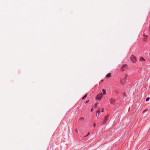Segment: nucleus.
Listing matches in <instances>:
<instances>
[{
	"mask_svg": "<svg viewBox=\"0 0 150 150\" xmlns=\"http://www.w3.org/2000/svg\"><path fill=\"white\" fill-rule=\"evenodd\" d=\"M125 81V79H124L122 80H121L120 81L121 83L122 84H123L124 83Z\"/></svg>",
	"mask_w": 150,
	"mask_h": 150,
	"instance_id": "0eeeda50",
	"label": "nucleus"
},
{
	"mask_svg": "<svg viewBox=\"0 0 150 150\" xmlns=\"http://www.w3.org/2000/svg\"><path fill=\"white\" fill-rule=\"evenodd\" d=\"M144 40H146V39L147 38L148 36L146 35H144Z\"/></svg>",
	"mask_w": 150,
	"mask_h": 150,
	"instance_id": "9d476101",
	"label": "nucleus"
},
{
	"mask_svg": "<svg viewBox=\"0 0 150 150\" xmlns=\"http://www.w3.org/2000/svg\"><path fill=\"white\" fill-rule=\"evenodd\" d=\"M100 112V111L99 110H98L96 112V117H98L99 114Z\"/></svg>",
	"mask_w": 150,
	"mask_h": 150,
	"instance_id": "423d86ee",
	"label": "nucleus"
},
{
	"mask_svg": "<svg viewBox=\"0 0 150 150\" xmlns=\"http://www.w3.org/2000/svg\"><path fill=\"white\" fill-rule=\"evenodd\" d=\"M140 60L141 61L143 60L144 61H145V59L142 57H141L140 59Z\"/></svg>",
	"mask_w": 150,
	"mask_h": 150,
	"instance_id": "9b49d317",
	"label": "nucleus"
},
{
	"mask_svg": "<svg viewBox=\"0 0 150 150\" xmlns=\"http://www.w3.org/2000/svg\"><path fill=\"white\" fill-rule=\"evenodd\" d=\"M87 96V94H86L84 96L83 98H82V99H84L85 98H86V96Z\"/></svg>",
	"mask_w": 150,
	"mask_h": 150,
	"instance_id": "f8f14e48",
	"label": "nucleus"
},
{
	"mask_svg": "<svg viewBox=\"0 0 150 150\" xmlns=\"http://www.w3.org/2000/svg\"><path fill=\"white\" fill-rule=\"evenodd\" d=\"M108 116H109L108 115H107L105 117L104 120H103V123H105L106 122V120H107L108 118Z\"/></svg>",
	"mask_w": 150,
	"mask_h": 150,
	"instance_id": "20e7f679",
	"label": "nucleus"
},
{
	"mask_svg": "<svg viewBox=\"0 0 150 150\" xmlns=\"http://www.w3.org/2000/svg\"><path fill=\"white\" fill-rule=\"evenodd\" d=\"M146 111V110H144V111H143L142 112H144L145 111Z\"/></svg>",
	"mask_w": 150,
	"mask_h": 150,
	"instance_id": "dca6fc26",
	"label": "nucleus"
},
{
	"mask_svg": "<svg viewBox=\"0 0 150 150\" xmlns=\"http://www.w3.org/2000/svg\"><path fill=\"white\" fill-rule=\"evenodd\" d=\"M103 112V109H102V112Z\"/></svg>",
	"mask_w": 150,
	"mask_h": 150,
	"instance_id": "6ab92c4d",
	"label": "nucleus"
},
{
	"mask_svg": "<svg viewBox=\"0 0 150 150\" xmlns=\"http://www.w3.org/2000/svg\"><path fill=\"white\" fill-rule=\"evenodd\" d=\"M102 91L103 92V94L105 95L106 94V92L105 90V89H103Z\"/></svg>",
	"mask_w": 150,
	"mask_h": 150,
	"instance_id": "1a4fd4ad",
	"label": "nucleus"
},
{
	"mask_svg": "<svg viewBox=\"0 0 150 150\" xmlns=\"http://www.w3.org/2000/svg\"><path fill=\"white\" fill-rule=\"evenodd\" d=\"M111 76V74L110 73L108 74L106 76V77H110Z\"/></svg>",
	"mask_w": 150,
	"mask_h": 150,
	"instance_id": "6e6552de",
	"label": "nucleus"
},
{
	"mask_svg": "<svg viewBox=\"0 0 150 150\" xmlns=\"http://www.w3.org/2000/svg\"><path fill=\"white\" fill-rule=\"evenodd\" d=\"M149 99H150L149 98V97L147 98H146V101H149Z\"/></svg>",
	"mask_w": 150,
	"mask_h": 150,
	"instance_id": "ddd939ff",
	"label": "nucleus"
},
{
	"mask_svg": "<svg viewBox=\"0 0 150 150\" xmlns=\"http://www.w3.org/2000/svg\"><path fill=\"white\" fill-rule=\"evenodd\" d=\"M102 93H100L98 94L97 95L96 99H98V100L102 98Z\"/></svg>",
	"mask_w": 150,
	"mask_h": 150,
	"instance_id": "f03ea898",
	"label": "nucleus"
},
{
	"mask_svg": "<svg viewBox=\"0 0 150 150\" xmlns=\"http://www.w3.org/2000/svg\"><path fill=\"white\" fill-rule=\"evenodd\" d=\"M115 100L114 99L111 98L110 100V103L111 104H113L115 102Z\"/></svg>",
	"mask_w": 150,
	"mask_h": 150,
	"instance_id": "39448f33",
	"label": "nucleus"
},
{
	"mask_svg": "<svg viewBox=\"0 0 150 150\" xmlns=\"http://www.w3.org/2000/svg\"><path fill=\"white\" fill-rule=\"evenodd\" d=\"M130 59L132 62L133 63H135L136 62V59L135 56L132 55L131 56Z\"/></svg>",
	"mask_w": 150,
	"mask_h": 150,
	"instance_id": "f257e3e1",
	"label": "nucleus"
},
{
	"mask_svg": "<svg viewBox=\"0 0 150 150\" xmlns=\"http://www.w3.org/2000/svg\"><path fill=\"white\" fill-rule=\"evenodd\" d=\"M127 68V64L124 65L122 67V70L123 71L125 70V69Z\"/></svg>",
	"mask_w": 150,
	"mask_h": 150,
	"instance_id": "7ed1b4c3",
	"label": "nucleus"
},
{
	"mask_svg": "<svg viewBox=\"0 0 150 150\" xmlns=\"http://www.w3.org/2000/svg\"><path fill=\"white\" fill-rule=\"evenodd\" d=\"M93 108H92L91 110V112H92V111H93Z\"/></svg>",
	"mask_w": 150,
	"mask_h": 150,
	"instance_id": "f3484780",
	"label": "nucleus"
},
{
	"mask_svg": "<svg viewBox=\"0 0 150 150\" xmlns=\"http://www.w3.org/2000/svg\"><path fill=\"white\" fill-rule=\"evenodd\" d=\"M88 101H86V103H88Z\"/></svg>",
	"mask_w": 150,
	"mask_h": 150,
	"instance_id": "412c9836",
	"label": "nucleus"
},
{
	"mask_svg": "<svg viewBox=\"0 0 150 150\" xmlns=\"http://www.w3.org/2000/svg\"><path fill=\"white\" fill-rule=\"evenodd\" d=\"M90 134V132H88V134L86 136H87L88 135Z\"/></svg>",
	"mask_w": 150,
	"mask_h": 150,
	"instance_id": "aec40b11",
	"label": "nucleus"
},
{
	"mask_svg": "<svg viewBox=\"0 0 150 150\" xmlns=\"http://www.w3.org/2000/svg\"><path fill=\"white\" fill-rule=\"evenodd\" d=\"M97 104H96L95 105H94V106H97Z\"/></svg>",
	"mask_w": 150,
	"mask_h": 150,
	"instance_id": "a211bd4d",
	"label": "nucleus"
},
{
	"mask_svg": "<svg viewBox=\"0 0 150 150\" xmlns=\"http://www.w3.org/2000/svg\"><path fill=\"white\" fill-rule=\"evenodd\" d=\"M80 119L82 120H83V117H81L80 118Z\"/></svg>",
	"mask_w": 150,
	"mask_h": 150,
	"instance_id": "4468645a",
	"label": "nucleus"
},
{
	"mask_svg": "<svg viewBox=\"0 0 150 150\" xmlns=\"http://www.w3.org/2000/svg\"><path fill=\"white\" fill-rule=\"evenodd\" d=\"M93 127H96V124H94Z\"/></svg>",
	"mask_w": 150,
	"mask_h": 150,
	"instance_id": "2eb2a0df",
	"label": "nucleus"
}]
</instances>
